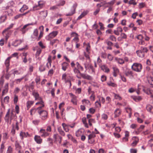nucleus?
Listing matches in <instances>:
<instances>
[{"instance_id": "a19ab883", "label": "nucleus", "mask_w": 153, "mask_h": 153, "mask_svg": "<svg viewBox=\"0 0 153 153\" xmlns=\"http://www.w3.org/2000/svg\"><path fill=\"white\" fill-rule=\"evenodd\" d=\"M147 110L149 112H151V111L153 109V107L150 105H148L146 107Z\"/></svg>"}, {"instance_id": "f257e3e1", "label": "nucleus", "mask_w": 153, "mask_h": 153, "mask_svg": "<svg viewBox=\"0 0 153 153\" xmlns=\"http://www.w3.org/2000/svg\"><path fill=\"white\" fill-rule=\"evenodd\" d=\"M10 110L9 109L5 116L4 120L5 122L8 124H11L13 121L16 119L17 117L13 111L11 112L10 114Z\"/></svg>"}, {"instance_id": "3c124183", "label": "nucleus", "mask_w": 153, "mask_h": 153, "mask_svg": "<svg viewBox=\"0 0 153 153\" xmlns=\"http://www.w3.org/2000/svg\"><path fill=\"white\" fill-rule=\"evenodd\" d=\"M18 100V97L16 95H14L13 101L14 104H16Z\"/></svg>"}, {"instance_id": "393cba45", "label": "nucleus", "mask_w": 153, "mask_h": 153, "mask_svg": "<svg viewBox=\"0 0 153 153\" xmlns=\"http://www.w3.org/2000/svg\"><path fill=\"white\" fill-rule=\"evenodd\" d=\"M102 69L105 72L108 73L109 71V68L105 65H103L101 66Z\"/></svg>"}, {"instance_id": "6e6552de", "label": "nucleus", "mask_w": 153, "mask_h": 153, "mask_svg": "<svg viewBox=\"0 0 153 153\" xmlns=\"http://www.w3.org/2000/svg\"><path fill=\"white\" fill-rule=\"evenodd\" d=\"M31 25H32V24L31 23L26 24L24 25L22 27L20 28V30L22 32V33H25L29 29L27 27Z\"/></svg>"}, {"instance_id": "72a5a7b5", "label": "nucleus", "mask_w": 153, "mask_h": 153, "mask_svg": "<svg viewBox=\"0 0 153 153\" xmlns=\"http://www.w3.org/2000/svg\"><path fill=\"white\" fill-rule=\"evenodd\" d=\"M28 8V7L27 6L25 5H24L23 7L20 10V11L22 13L25 10L27 9Z\"/></svg>"}, {"instance_id": "6e6d98bb", "label": "nucleus", "mask_w": 153, "mask_h": 153, "mask_svg": "<svg viewBox=\"0 0 153 153\" xmlns=\"http://www.w3.org/2000/svg\"><path fill=\"white\" fill-rule=\"evenodd\" d=\"M146 6V4L144 3H140L139 5V7L141 9L144 7Z\"/></svg>"}, {"instance_id": "2f4dec72", "label": "nucleus", "mask_w": 153, "mask_h": 153, "mask_svg": "<svg viewBox=\"0 0 153 153\" xmlns=\"http://www.w3.org/2000/svg\"><path fill=\"white\" fill-rule=\"evenodd\" d=\"M29 11L26 12L23 14H20L16 15L15 17V19H17L20 17H22L23 16L25 15L26 14L28 13Z\"/></svg>"}, {"instance_id": "f03ea898", "label": "nucleus", "mask_w": 153, "mask_h": 153, "mask_svg": "<svg viewBox=\"0 0 153 153\" xmlns=\"http://www.w3.org/2000/svg\"><path fill=\"white\" fill-rule=\"evenodd\" d=\"M33 96L35 97V100H38L39 101L36 103V105H40L39 107L37 108L38 109L40 108L43 107L44 106V102L43 101L41 98L39 97V95L38 93L35 92H33Z\"/></svg>"}, {"instance_id": "c03bdc74", "label": "nucleus", "mask_w": 153, "mask_h": 153, "mask_svg": "<svg viewBox=\"0 0 153 153\" xmlns=\"http://www.w3.org/2000/svg\"><path fill=\"white\" fill-rule=\"evenodd\" d=\"M114 94V98L116 99H117L118 100H122V98L119 94Z\"/></svg>"}, {"instance_id": "473e14b6", "label": "nucleus", "mask_w": 153, "mask_h": 153, "mask_svg": "<svg viewBox=\"0 0 153 153\" xmlns=\"http://www.w3.org/2000/svg\"><path fill=\"white\" fill-rule=\"evenodd\" d=\"M121 114V111L119 109L115 110L114 112L115 117H117L118 116Z\"/></svg>"}, {"instance_id": "423d86ee", "label": "nucleus", "mask_w": 153, "mask_h": 153, "mask_svg": "<svg viewBox=\"0 0 153 153\" xmlns=\"http://www.w3.org/2000/svg\"><path fill=\"white\" fill-rule=\"evenodd\" d=\"M44 4V2L43 1H39L37 5H36L33 7V9L34 10H39L43 7Z\"/></svg>"}, {"instance_id": "f8f14e48", "label": "nucleus", "mask_w": 153, "mask_h": 153, "mask_svg": "<svg viewBox=\"0 0 153 153\" xmlns=\"http://www.w3.org/2000/svg\"><path fill=\"white\" fill-rule=\"evenodd\" d=\"M132 140H133V142L131 144V146L132 147L136 146L138 142L139 139L136 137H134L132 138Z\"/></svg>"}, {"instance_id": "f704fd0d", "label": "nucleus", "mask_w": 153, "mask_h": 153, "mask_svg": "<svg viewBox=\"0 0 153 153\" xmlns=\"http://www.w3.org/2000/svg\"><path fill=\"white\" fill-rule=\"evenodd\" d=\"M11 58V57H8L5 61V64L7 67H8L9 65L10 60Z\"/></svg>"}, {"instance_id": "49530a36", "label": "nucleus", "mask_w": 153, "mask_h": 153, "mask_svg": "<svg viewBox=\"0 0 153 153\" xmlns=\"http://www.w3.org/2000/svg\"><path fill=\"white\" fill-rule=\"evenodd\" d=\"M65 3V1L64 0H62L59 1L58 4V6H63Z\"/></svg>"}, {"instance_id": "37998d69", "label": "nucleus", "mask_w": 153, "mask_h": 153, "mask_svg": "<svg viewBox=\"0 0 153 153\" xmlns=\"http://www.w3.org/2000/svg\"><path fill=\"white\" fill-rule=\"evenodd\" d=\"M74 72L77 74H79L80 75V74H81L80 72V71L78 70V69L76 68H75L74 69Z\"/></svg>"}, {"instance_id": "b1692460", "label": "nucleus", "mask_w": 153, "mask_h": 153, "mask_svg": "<svg viewBox=\"0 0 153 153\" xmlns=\"http://www.w3.org/2000/svg\"><path fill=\"white\" fill-rule=\"evenodd\" d=\"M137 53L138 56L141 58L143 57L144 56V53L142 51L138 50L137 51Z\"/></svg>"}, {"instance_id": "dca6fc26", "label": "nucleus", "mask_w": 153, "mask_h": 153, "mask_svg": "<svg viewBox=\"0 0 153 153\" xmlns=\"http://www.w3.org/2000/svg\"><path fill=\"white\" fill-rule=\"evenodd\" d=\"M80 76L81 77L85 79L88 80H91L92 79V78L91 76L86 74H80Z\"/></svg>"}, {"instance_id": "69168bd1", "label": "nucleus", "mask_w": 153, "mask_h": 153, "mask_svg": "<svg viewBox=\"0 0 153 153\" xmlns=\"http://www.w3.org/2000/svg\"><path fill=\"white\" fill-rule=\"evenodd\" d=\"M9 97L7 96L5 97L4 98V102L6 103H8L9 101Z\"/></svg>"}, {"instance_id": "bb28decb", "label": "nucleus", "mask_w": 153, "mask_h": 153, "mask_svg": "<svg viewBox=\"0 0 153 153\" xmlns=\"http://www.w3.org/2000/svg\"><path fill=\"white\" fill-rule=\"evenodd\" d=\"M68 65V64L66 62L63 63L62 65V69L64 71H66Z\"/></svg>"}, {"instance_id": "09e8293b", "label": "nucleus", "mask_w": 153, "mask_h": 153, "mask_svg": "<svg viewBox=\"0 0 153 153\" xmlns=\"http://www.w3.org/2000/svg\"><path fill=\"white\" fill-rule=\"evenodd\" d=\"M88 122L89 125L90 126H91L92 123H95V121L93 119H89L88 120Z\"/></svg>"}, {"instance_id": "0e129e2a", "label": "nucleus", "mask_w": 153, "mask_h": 153, "mask_svg": "<svg viewBox=\"0 0 153 153\" xmlns=\"http://www.w3.org/2000/svg\"><path fill=\"white\" fill-rule=\"evenodd\" d=\"M120 36L122 39H126L127 38V35L124 33H121Z\"/></svg>"}, {"instance_id": "4d7b16f0", "label": "nucleus", "mask_w": 153, "mask_h": 153, "mask_svg": "<svg viewBox=\"0 0 153 153\" xmlns=\"http://www.w3.org/2000/svg\"><path fill=\"white\" fill-rule=\"evenodd\" d=\"M95 137V135L94 133H92L88 136V139H90Z\"/></svg>"}, {"instance_id": "de8ad7c7", "label": "nucleus", "mask_w": 153, "mask_h": 153, "mask_svg": "<svg viewBox=\"0 0 153 153\" xmlns=\"http://www.w3.org/2000/svg\"><path fill=\"white\" fill-rule=\"evenodd\" d=\"M87 14L86 12H83L78 17V19H80L86 15Z\"/></svg>"}, {"instance_id": "ea45409f", "label": "nucleus", "mask_w": 153, "mask_h": 153, "mask_svg": "<svg viewBox=\"0 0 153 153\" xmlns=\"http://www.w3.org/2000/svg\"><path fill=\"white\" fill-rule=\"evenodd\" d=\"M107 84L109 86H112L113 87H116L117 86V85L115 83L111 82H108Z\"/></svg>"}, {"instance_id": "a211bd4d", "label": "nucleus", "mask_w": 153, "mask_h": 153, "mask_svg": "<svg viewBox=\"0 0 153 153\" xmlns=\"http://www.w3.org/2000/svg\"><path fill=\"white\" fill-rule=\"evenodd\" d=\"M82 102L84 105L89 107L91 105V103L88 100L84 99L82 100Z\"/></svg>"}, {"instance_id": "7c9ffc66", "label": "nucleus", "mask_w": 153, "mask_h": 153, "mask_svg": "<svg viewBox=\"0 0 153 153\" xmlns=\"http://www.w3.org/2000/svg\"><path fill=\"white\" fill-rule=\"evenodd\" d=\"M83 45L84 46H86V50L87 52L89 53V51L90 49V44L88 43L86 44L85 42L83 43Z\"/></svg>"}, {"instance_id": "4468645a", "label": "nucleus", "mask_w": 153, "mask_h": 153, "mask_svg": "<svg viewBox=\"0 0 153 153\" xmlns=\"http://www.w3.org/2000/svg\"><path fill=\"white\" fill-rule=\"evenodd\" d=\"M8 83H7L5 85L4 89L2 91V96H3L6 94L8 92Z\"/></svg>"}, {"instance_id": "4c0bfd02", "label": "nucleus", "mask_w": 153, "mask_h": 153, "mask_svg": "<svg viewBox=\"0 0 153 153\" xmlns=\"http://www.w3.org/2000/svg\"><path fill=\"white\" fill-rule=\"evenodd\" d=\"M34 103V101H29L27 102V108L28 109H29V108L30 107L31 105L33 104Z\"/></svg>"}, {"instance_id": "39448f33", "label": "nucleus", "mask_w": 153, "mask_h": 153, "mask_svg": "<svg viewBox=\"0 0 153 153\" xmlns=\"http://www.w3.org/2000/svg\"><path fill=\"white\" fill-rule=\"evenodd\" d=\"M13 24H11L8 27L4 30L2 32L3 35L5 36L6 40H7L8 39L9 37V36L10 34V32L9 31V30L11 28L13 27Z\"/></svg>"}, {"instance_id": "bf43d9fd", "label": "nucleus", "mask_w": 153, "mask_h": 153, "mask_svg": "<svg viewBox=\"0 0 153 153\" xmlns=\"http://www.w3.org/2000/svg\"><path fill=\"white\" fill-rule=\"evenodd\" d=\"M38 44L39 45V46L42 49L45 48V45H44L43 43L41 41H40L38 42Z\"/></svg>"}, {"instance_id": "20e7f679", "label": "nucleus", "mask_w": 153, "mask_h": 153, "mask_svg": "<svg viewBox=\"0 0 153 153\" xmlns=\"http://www.w3.org/2000/svg\"><path fill=\"white\" fill-rule=\"evenodd\" d=\"M41 108H40L38 109H37V110H38V113L40 115V117L42 120H45L47 117V112L46 111L40 110Z\"/></svg>"}, {"instance_id": "58836bf2", "label": "nucleus", "mask_w": 153, "mask_h": 153, "mask_svg": "<svg viewBox=\"0 0 153 153\" xmlns=\"http://www.w3.org/2000/svg\"><path fill=\"white\" fill-rule=\"evenodd\" d=\"M149 83L151 85H153V77H147Z\"/></svg>"}, {"instance_id": "e2e57ef3", "label": "nucleus", "mask_w": 153, "mask_h": 153, "mask_svg": "<svg viewBox=\"0 0 153 153\" xmlns=\"http://www.w3.org/2000/svg\"><path fill=\"white\" fill-rule=\"evenodd\" d=\"M129 4H133L134 5H136L137 3L135 2V0H130L128 2Z\"/></svg>"}, {"instance_id": "c756f323", "label": "nucleus", "mask_w": 153, "mask_h": 153, "mask_svg": "<svg viewBox=\"0 0 153 153\" xmlns=\"http://www.w3.org/2000/svg\"><path fill=\"white\" fill-rule=\"evenodd\" d=\"M146 93L148 95H150L151 97L153 98V91L148 89L146 91Z\"/></svg>"}, {"instance_id": "412c9836", "label": "nucleus", "mask_w": 153, "mask_h": 153, "mask_svg": "<svg viewBox=\"0 0 153 153\" xmlns=\"http://www.w3.org/2000/svg\"><path fill=\"white\" fill-rule=\"evenodd\" d=\"M33 50L34 51L35 50H36V57L39 56L42 51L41 50L40 48H38V47H35V48L33 49Z\"/></svg>"}, {"instance_id": "e433bc0d", "label": "nucleus", "mask_w": 153, "mask_h": 153, "mask_svg": "<svg viewBox=\"0 0 153 153\" xmlns=\"http://www.w3.org/2000/svg\"><path fill=\"white\" fill-rule=\"evenodd\" d=\"M82 120L83 123L84 124L85 127L86 128H88V126L86 122V118H82Z\"/></svg>"}, {"instance_id": "0eeeda50", "label": "nucleus", "mask_w": 153, "mask_h": 153, "mask_svg": "<svg viewBox=\"0 0 153 153\" xmlns=\"http://www.w3.org/2000/svg\"><path fill=\"white\" fill-rule=\"evenodd\" d=\"M77 6V4L76 3L74 4L71 8V12L66 14V16H71L74 14L75 13V10Z\"/></svg>"}, {"instance_id": "ddd939ff", "label": "nucleus", "mask_w": 153, "mask_h": 153, "mask_svg": "<svg viewBox=\"0 0 153 153\" xmlns=\"http://www.w3.org/2000/svg\"><path fill=\"white\" fill-rule=\"evenodd\" d=\"M39 133L42 137H45L49 135V134L46 132L45 129H41L39 131Z\"/></svg>"}, {"instance_id": "5701e85b", "label": "nucleus", "mask_w": 153, "mask_h": 153, "mask_svg": "<svg viewBox=\"0 0 153 153\" xmlns=\"http://www.w3.org/2000/svg\"><path fill=\"white\" fill-rule=\"evenodd\" d=\"M62 126L64 130L66 132H68L69 130V125L65 123H63L62 124Z\"/></svg>"}, {"instance_id": "cd10ccee", "label": "nucleus", "mask_w": 153, "mask_h": 153, "mask_svg": "<svg viewBox=\"0 0 153 153\" xmlns=\"http://www.w3.org/2000/svg\"><path fill=\"white\" fill-rule=\"evenodd\" d=\"M75 65L76 66V68L78 70L81 71H83V67L78 62H76Z\"/></svg>"}, {"instance_id": "774afa93", "label": "nucleus", "mask_w": 153, "mask_h": 153, "mask_svg": "<svg viewBox=\"0 0 153 153\" xmlns=\"http://www.w3.org/2000/svg\"><path fill=\"white\" fill-rule=\"evenodd\" d=\"M40 120H33L32 122L35 125H38L39 122Z\"/></svg>"}, {"instance_id": "8fccbe9b", "label": "nucleus", "mask_w": 153, "mask_h": 153, "mask_svg": "<svg viewBox=\"0 0 153 153\" xmlns=\"http://www.w3.org/2000/svg\"><path fill=\"white\" fill-rule=\"evenodd\" d=\"M38 30L37 29H35L33 33V35L35 36L34 38H36L38 35Z\"/></svg>"}, {"instance_id": "13d9d810", "label": "nucleus", "mask_w": 153, "mask_h": 153, "mask_svg": "<svg viewBox=\"0 0 153 153\" xmlns=\"http://www.w3.org/2000/svg\"><path fill=\"white\" fill-rule=\"evenodd\" d=\"M20 91V89L18 87L16 88L14 91L13 93L14 95H16Z\"/></svg>"}, {"instance_id": "a878e982", "label": "nucleus", "mask_w": 153, "mask_h": 153, "mask_svg": "<svg viewBox=\"0 0 153 153\" xmlns=\"http://www.w3.org/2000/svg\"><path fill=\"white\" fill-rule=\"evenodd\" d=\"M115 60L120 64H123L124 63V60L122 59L115 57Z\"/></svg>"}, {"instance_id": "a18cd8bd", "label": "nucleus", "mask_w": 153, "mask_h": 153, "mask_svg": "<svg viewBox=\"0 0 153 153\" xmlns=\"http://www.w3.org/2000/svg\"><path fill=\"white\" fill-rule=\"evenodd\" d=\"M15 146H16V149H17L18 150L19 153H21L20 152V150L21 147L20 146L19 144L18 143H17V142L16 143V144H15Z\"/></svg>"}, {"instance_id": "1a4fd4ad", "label": "nucleus", "mask_w": 153, "mask_h": 153, "mask_svg": "<svg viewBox=\"0 0 153 153\" xmlns=\"http://www.w3.org/2000/svg\"><path fill=\"white\" fill-rule=\"evenodd\" d=\"M71 97V102L74 105H76L77 104V97L74 95L72 93H69Z\"/></svg>"}, {"instance_id": "680f3d73", "label": "nucleus", "mask_w": 153, "mask_h": 153, "mask_svg": "<svg viewBox=\"0 0 153 153\" xmlns=\"http://www.w3.org/2000/svg\"><path fill=\"white\" fill-rule=\"evenodd\" d=\"M99 25L100 26V29L101 30H104L105 27L103 26V24L101 22H100L99 23Z\"/></svg>"}, {"instance_id": "7ed1b4c3", "label": "nucleus", "mask_w": 153, "mask_h": 153, "mask_svg": "<svg viewBox=\"0 0 153 153\" xmlns=\"http://www.w3.org/2000/svg\"><path fill=\"white\" fill-rule=\"evenodd\" d=\"M142 68V65L140 64L137 63H134L131 67L132 70L138 72L141 71Z\"/></svg>"}, {"instance_id": "338daca9", "label": "nucleus", "mask_w": 153, "mask_h": 153, "mask_svg": "<svg viewBox=\"0 0 153 153\" xmlns=\"http://www.w3.org/2000/svg\"><path fill=\"white\" fill-rule=\"evenodd\" d=\"M141 51H142L144 53L145 52H147L148 51V49L147 48L145 47H141Z\"/></svg>"}, {"instance_id": "052dcab7", "label": "nucleus", "mask_w": 153, "mask_h": 153, "mask_svg": "<svg viewBox=\"0 0 153 153\" xmlns=\"http://www.w3.org/2000/svg\"><path fill=\"white\" fill-rule=\"evenodd\" d=\"M110 40L112 41L116 42L117 40L116 38L113 35H112L110 36Z\"/></svg>"}, {"instance_id": "5fc2aeb1", "label": "nucleus", "mask_w": 153, "mask_h": 153, "mask_svg": "<svg viewBox=\"0 0 153 153\" xmlns=\"http://www.w3.org/2000/svg\"><path fill=\"white\" fill-rule=\"evenodd\" d=\"M23 79L24 77H22L20 79H15L14 82H16V84H19Z\"/></svg>"}, {"instance_id": "c85d7f7f", "label": "nucleus", "mask_w": 153, "mask_h": 153, "mask_svg": "<svg viewBox=\"0 0 153 153\" xmlns=\"http://www.w3.org/2000/svg\"><path fill=\"white\" fill-rule=\"evenodd\" d=\"M23 41V39L16 40L13 43V45L15 46H17L19 45Z\"/></svg>"}, {"instance_id": "c9c22d12", "label": "nucleus", "mask_w": 153, "mask_h": 153, "mask_svg": "<svg viewBox=\"0 0 153 153\" xmlns=\"http://www.w3.org/2000/svg\"><path fill=\"white\" fill-rule=\"evenodd\" d=\"M58 131L59 133L61 135L64 136L65 134L64 131L62 130L61 127H59L58 128Z\"/></svg>"}, {"instance_id": "603ef678", "label": "nucleus", "mask_w": 153, "mask_h": 153, "mask_svg": "<svg viewBox=\"0 0 153 153\" xmlns=\"http://www.w3.org/2000/svg\"><path fill=\"white\" fill-rule=\"evenodd\" d=\"M12 151V148L10 146H9L8 148L7 153H13Z\"/></svg>"}, {"instance_id": "4be33fe9", "label": "nucleus", "mask_w": 153, "mask_h": 153, "mask_svg": "<svg viewBox=\"0 0 153 153\" xmlns=\"http://www.w3.org/2000/svg\"><path fill=\"white\" fill-rule=\"evenodd\" d=\"M48 12L46 10L41 12L40 14L41 17L43 18H45L47 15Z\"/></svg>"}, {"instance_id": "2eb2a0df", "label": "nucleus", "mask_w": 153, "mask_h": 153, "mask_svg": "<svg viewBox=\"0 0 153 153\" xmlns=\"http://www.w3.org/2000/svg\"><path fill=\"white\" fill-rule=\"evenodd\" d=\"M99 98V102L98 101H97L95 102V103L96 105H97V104L99 105L100 107L101 106V105L100 104V102L104 104L105 102V99L102 97H98Z\"/></svg>"}, {"instance_id": "864d4df0", "label": "nucleus", "mask_w": 153, "mask_h": 153, "mask_svg": "<svg viewBox=\"0 0 153 153\" xmlns=\"http://www.w3.org/2000/svg\"><path fill=\"white\" fill-rule=\"evenodd\" d=\"M82 134V131L80 130H78L76 133V135L77 137H79Z\"/></svg>"}, {"instance_id": "9d476101", "label": "nucleus", "mask_w": 153, "mask_h": 153, "mask_svg": "<svg viewBox=\"0 0 153 153\" xmlns=\"http://www.w3.org/2000/svg\"><path fill=\"white\" fill-rule=\"evenodd\" d=\"M53 138L55 141L56 142H58L59 144L61 143L62 137L57 134H54L53 135Z\"/></svg>"}, {"instance_id": "79ce46f5", "label": "nucleus", "mask_w": 153, "mask_h": 153, "mask_svg": "<svg viewBox=\"0 0 153 153\" xmlns=\"http://www.w3.org/2000/svg\"><path fill=\"white\" fill-rule=\"evenodd\" d=\"M26 134H27V133H25L23 132H21L20 133V136L21 137L22 139H23L24 137H26Z\"/></svg>"}, {"instance_id": "aec40b11", "label": "nucleus", "mask_w": 153, "mask_h": 153, "mask_svg": "<svg viewBox=\"0 0 153 153\" xmlns=\"http://www.w3.org/2000/svg\"><path fill=\"white\" fill-rule=\"evenodd\" d=\"M58 32L56 31H53L50 33L48 35L49 38H52L55 37L58 34Z\"/></svg>"}, {"instance_id": "f3484780", "label": "nucleus", "mask_w": 153, "mask_h": 153, "mask_svg": "<svg viewBox=\"0 0 153 153\" xmlns=\"http://www.w3.org/2000/svg\"><path fill=\"white\" fill-rule=\"evenodd\" d=\"M35 141L39 144H41L42 142V139L41 138L40 136L35 135L34 137Z\"/></svg>"}, {"instance_id": "6ab92c4d", "label": "nucleus", "mask_w": 153, "mask_h": 153, "mask_svg": "<svg viewBox=\"0 0 153 153\" xmlns=\"http://www.w3.org/2000/svg\"><path fill=\"white\" fill-rule=\"evenodd\" d=\"M112 68L113 70V75L116 77L119 72V69L116 67H113Z\"/></svg>"}, {"instance_id": "9b49d317", "label": "nucleus", "mask_w": 153, "mask_h": 153, "mask_svg": "<svg viewBox=\"0 0 153 153\" xmlns=\"http://www.w3.org/2000/svg\"><path fill=\"white\" fill-rule=\"evenodd\" d=\"M7 15H9L7 11H5L4 14L0 17V23L4 22L7 19Z\"/></svg>"}]
</instances>
